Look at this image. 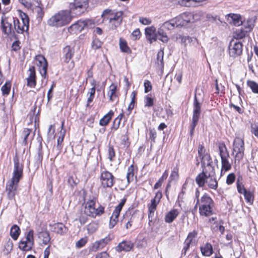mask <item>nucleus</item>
Here are the masks:
<instances>
[{
    "label": "nucleus",
    "mask_w": 258,
    "mask_h": 258,
    "mask_svg": "<svg viewBox=\"0 0 258 258\" xmlns=\"http://www.w3.org/2000/svg\"><path fill=\"white\" fill-rule=\"evenodd\" d=\"M13 161L14 167L13 177L8 183L6 187L7 195L10 199H14L15 196L18 184L20 178L22 177L23 170V164L20 163L17 155L14 157Z\"/></svg>",
    "instance_id": "f257e3e1"
},
{
    "label": "nucleus",
    "mask_w": 258,
    "mask_h": 258,
    "mask_svg": "<svg viewBox=\"0 0 258 258\" xmlns=\"http://www.w3.org/2000/svg\"><path fill=\"white\" fill-rule=\"evenodd\" d=\"M71 13L70 10H60L53 15L47 20V24L49 26L55 28L66 26L72 20Z\"/></svg>",
    "instance_id": "f03ea898"
},
{
    "label": "nucleus",
    "mask_w": 258,
    "mask_h": 258,
    "mask_svg": "<svg viewBox=\"0 0 258 258\" xmlns=\"http://www.w3.org/2000/svg\"><path fill=\"white\" fill-rule=\"evenodd\" d=\"M96 201L95 198H93L85 203L84 213L86 215L92 218H96L104 213V207L101 205L97 207Z\"/></svg>",
    "instance_id": "7ed1b4c3"
},
{
    "label": "nucleus",
    "mask_w": 258,
    "mask_h": 258,
    "mask_svg": "<svg viewBox=\"0 0 258 258\" xmlns=\"http://www.w3.org/2000/svg\"><path fill=\"white\" fill-rule=\"evenodd\" d=\"M201 17L202 13L201 12H197L195 14L186 12L181 14L175 18L177 22V25L180 27L185 26L189 23H194L200 20Z\"/></svg>",
    "instance_id": "20e7f679"
},
{
    "label": "nucleus",
    "mask_w": 258,
    "mask_h": 258,
    "mask_svg": "<svg viewBox=\"0 0 258 258\" xmlns=\"http://www.w3.org/2000/svg\"><path fill=\"white\" fill-rule=\"evenodd\" d=\"M123 13L122 11L114 12L110 10H105L102 14L103 20L106 19L109 23H112L115 27L120 25L122 20Z\"/></svg>",
    "instance_id": "39448f33"
},
{
    "label": "nucleus",
    "mask_w": 258,
    "mask_h": 258,
    "mask_svg": "<svg viewBox=\"0 0 258 258\" xmlns=\"http://www.w3.org/2000/svg\"><path fill=\"white\" fill-rule=\"evenodd\" d=\"M201 112V104L197 99L196 94L194 96V100L193 103V114L192 117L191 123L190 126V135L191 136L197 125Z\"/></svg>",
    "instance_id": "423d86ee"
},
{
    "label": "nucleus",
    "mask_w": 258,
    "mask_h": 258,
    "mask_svg": "<svg viewBox=\"0 0 258 258\" xmlns=\"http://www.w3.org/2000/svg\"><path fill=\"white\" fill-rule=\"evenodd\" d=\"M29 19L25 13L20 15V19L15 18L14 21V29L18 33L22 34L29 29Z\"/></svg>",
    "instance_id": "0eeeda50"
},
{
    "label": "nucleus",
    "mask_w": 258,
    "mask_h": 258,
    "mask_svg": "<svg viewBox=\"0 0 258 258\" xmlns=\"http://www.w3.org/2000/svg\"><path fill=\"white\" fill-rule=\"evenodd\" d=\"M88 7V0H74L70 4V10L77 16L84 13Z\"/></svg>",
    "instance_id": "6e6552de"
},
{
    "label": "nucleus",
    "mask_w": 258,
    "mask_h": 258,
    "mask_svg": "<svg viewBox=\"0 0 258 258\" xmlns=\"http://www.w3.org/2000/svg\"><path fill=\"white\" fill-rule=\"evenodd\" d=\"M34 231L30 230L26 234V237L19 242V248L22 251H29L34 245Z\"/></svg>",
    "instance_id": "1a4fd4ad"
},
{
    "label": "nucleus",
    "mask_w": 258,
    "mask_h": 258,
    "mask_svg": "<svg viewBox=\"0 0 258 258\" xmlns=\"http://www.w3.org/2000/svg\"><path fill=\"white\" fill-rule=\"evenodd\" d=\"M233 151L236 153L235 162L237 161L239 162L242 159L244 156V147L243 140L239 138L236 137L233 142Z\"/></svg>",
    "instance_id": "9d476101"
},
{
    "label": "nucleus",
    "mask_w": 258,
    "mask_h": 258,
    "mask_svg": "<svg viewBox=\"0 0 258 258\" xmlns=\"http://www.w3.org/2000/svg\"><path fill=\"white\" fill-rule=\"evenodd\" d=\"M102 186L105 187H111L115 183V178L112 174L106 170L103 171L100 176Z\"/></svg>",
    "instance_id": "9b49d317"
},
{
    "label": "nucleus",
    "mask_w": 258,
    "mask_h": 258,
    "mask_svg": "<svg viewBox=\"0 0 258 258\" xmlns=\"http://www.w3.org/2000/svg\"><path fill=\"white\" fill-rule=\"evenodd\" d=\"M35 62L39 67V72L42 77L45 78L46 76L47 69L46 59L43 56L38 55L35 57Z\"/></svg>",
    "instance_id": "f8f14e48"
},
{
    "label": "nucleus",
    "mask_w": 258,
    "mask_h": 258,
    "mask_svg": "<svg viewBox=\"0 0 258 258\" xmlns=\"http://www.w3.org/2000/svg\"><path fill=\"white\" fill-rule=\"evenodd\" d=\"M15 18L14 17H6L3 13L1 19V24L3 28V32L6 34L11 33L13 30L12 23Z\"/></svg>",
    "instance_id": "ddd939ff"
},
{
    "label": "nucleus",
    "mask_w": 258,
    "mask_h": 258,
    "mask_svg": "<svg viewBox=\"0 0 258 258\" xmlns=\"http://www.w3.org/2000/svg\"><path fill=\"white\" fill-rule=\"evenodd\" d=\"M88 20H78L68 28V31L71 33L81 32L88 25Z\"/></svg>",
    "instance_id": "4468645a"
},
{
    "label": "nucleus",
    "mask_w": 258,
    "mask_h": 258,
    "mask_svg": "<svg viewBox=\"0 0 258 258\" xmlns=\"http://www.w3.org/2000/svg\"><path fill=\"white\" fill-rule=\"evenodd\" d=\"M206 0H172L174 4L178 3L184 7H198L205 4Z\"/></svg>",
    "instance_id": "2eb2a0df"
},
{
    "label": "nucleus",
    "mask_w": 258,
    "mask_h": 258,
    "mask_svg": "<svg viewBox=\"0 0 258 258\" xmlns=\"http://www.w3.org/2000/svg\"><path fill=\"white\" fill-rule=\"evenodd\" d=\"M242 52V44L240 42H235L233 44L231 42L229 53L230 56L235 57L240 55Z\"/></svg>",
    "instance_id": "dca6fc26"
},
{
    "label": "nucleus",
    "mask_w": 258,
    "mask_h": 258,
    "mask_svg": "<svg viewBox=\"0 0 258 258\" xmlns=\"http://www.w3.org/2000/svg\"><path fill=\"white\" fill-rule=\"evenodd\" d=\"M145 35L147 40L150 44L157 40L156 29L153 26L145 29Z\"/></svg>",
    "instance_id": "f3484780"
},
{
    "label": "nucleus",
    "mask_w": 258,
    "mask_h": 258,
    "mask_svg": "<svg viewBox=\"0 0 258 258\" xmlns=\"http://www.w3.org/2000/svg\"><path fill=\"white\" fill-rule=\"evenodd\" d=\"M227 21L231 24L236 26L242 25L241 17L240 15L235 14H229L226 16Z\"/></svg>",
    "instance_id": "a211bd4d"
},
{
    "label": "nucleus",
    "mask_w": 258,
    "mask_h": 258,
    "mask_svg": "<svg viewBox=\"0 0 258 258\" xmlns=\"http://www.w3.org/2000/svg\"><path fill=\"white\" fill-rule=\"evenodd\" d=\"M28 9H30L34 13L36 14L38 17L42 18L43 16L41 4L40 2L37 0H33L31 7H28Z\"/></svg>",
    "instance_id": "6ab92c4d"
},
{
    "label": "nucleus",
    "mask_w": 258,
    "mask_h": 258,
    "mask_svg": "<svg viewBox=\"0 0 258 258\" xmlns=\"http://www.w3.org/2000/svg\"><path fill=\"white\" fill-rule=\"evenodd\" d=\"M51 230L58 234L63 235L67 233L68 228L62 223H57L50 225Z\"/></svg>",
    "instance_id": "aec40b11"
},
{
    "label": "nucleus",
    "mask_w": 258,
    "mask_h": 258,
    "mask_svg": "<svg viewBox=\"0 0 258 258\" xmlns=\"http://www.w3.org/2000/svg\"><path fill=\"white\" fill-rule=\"evenodd\" d=\"M29 76L27 78V85L31 88H34L36 84V74L34 67H31L29 69Z\"/></svg>",
    "instance_id": "412c9836"
},
{
    "label": "nucleus",
    "mask_w": 258,
    "mask_h": 258,
    "mask_svg": "<svg viewBox=\"0 0 258 258\" xmlns=\"http://www.w3.org/2000/svg\"><path fill=\"white\" fill-rule=\"evenodd\" d=\"M134 247V244L130 241H122L116 247V250L118 252L122 251H130Z\"/></svg>",
    "instance_id": "4be33fe9"
},
{
    "label": "nucleus",
    "mask_w": 258,
    "mask_h": 258,
    "mask_svg": "<svg viewBox=\"0 0 258 258\" xmlns=\"http://www.w3.org/2000/svg\"><path fill=\"white\" fill-rule=\"evenodd\" d=\"M117 84L112 83L109 87V90L107 93V95L109 97V100L111 101H114L117 97Z\"/></svg>",
    "instance_id": "5701e85b"
},
{
    "label": "nucleus",
    "mask_w": 258,
    "mask_h": 258,
    "mask_svg": "<svg viewBox=\"0 0 258 258\" xmlns=\"http://www.w3.org/2000/svg\"><path fill=\"white\" fill-rule=\"evenodd\" d=\"M199 207L213 206V200L207 195H204L199 201Z\"/></svg>",
    "instance_id": "b1692460"
},
{
    "label": "nucleus",
    "mask_w": 258,
    "mask_h": 258,
    "mask_svg": "<svg viewBox=\"0 0 258 258\" xmlns=\"http://www.w3.org/2000/svg\"><path fill=\"white\" fill-rule=\"evenodd\" d=\"M201 251L204 256H209L213 253V247L209 243H206L201 246Z\"/></svg>",
    "instance_id": "393cba45"
},
{
    "label": "nucleus",
    "mask_w": 258,
    "mask_h": 258,
    "mask_svg": "<svg viewBox=\"0 0 258 258\" xmlns=\"http://www.w3.org/2000/svg\"><path fill=\"white\" fill-rule=\"evenodd\" d=\"M161 26L164 29L169 30H172L175 27H179V25H177V22L175 18L164 22L161 25Z\"/></svg>",
    "instance_id": "a878e982"
},
{
    "label": "nucleus",
    "mask_w": 258,
    "mask_h": 258,
    "mask_svg": "<svg viewBox=\"0 0 258 258\" xmlns=\"http://www.w3.org/2000/svg\"><path fill=\"white\" fill-rule=\"evenodd\" d=\"M179 212L177 209H173L169 212L165 216V221L166 222L170 223L177 217Z\"/></svg>",
    "instance_id": "bb28decb"
},
{
    "label": "nucleus",
    "mask_w": 258,
    "mask_h": 258,
    "mask_svg": "<svg viewBox=\"0 0 258 258\" xmlns=\"http://www.w3.org/2000/svg\"><path fill=\"white\" fill-rule=\"evenodd\" d=\"M164 30L162 27L160 26L158 29L157 36V39H159L163 43H166L168 41L169 39Z\"/></svg>",
    "instance_id": "cd10ccee"
},
{
    "label": "nucleus",
    "mask_w": 258,
    "mask_h": 258,
    "mask_svg": "<svg viewBox=\"0 0 258 258\" xmlns=\"http://www.w3.org/2000/svg\"><path fill=\"white\" fill-rule=\"evenodd\" d=\"M202 172L206 175V176L209 177L215 176V172L214 167L211 164L202 166Z\"/></svg>",
    "instance_id": "c85d7f7f"
},
{
    "label": "nucleus",
    "mask_w": 258,
    "mask_h": 258,
    "mask_svg": "<svg viewBox=\"0 0 258 258\" xmlns=\"http://www.w3.org/2000/svg\"><path fill=\"white\" fill-rule=\"evenodd\" d=\"M113 115L114 112L112 110H110L108 113L100 119L99 124L102 126L106 125L109 122Z\"/></svg>",
    "instance_id": "c756f323"
},
{
    "label": "nucleus",
    "mask_w": 258,
    "mask_h": 258,
    "mask_svg": "<svg viewBox=\"0 0 258 258\" xmlns=\"http://www.w3.org/2000/svg\"><path fill=\"white\" fill-rule=\"evenodd\" d=\"M119 45L121 52L126 53L127 54L132 53V50L127 45V42L124 39L122 38L119 39Z\"/></svg>",
    "instance_id": "7c9ffc66"
},
{
    "label": "nucleus",
    "mask_w": 258,
    "mask_h": 258,
    "mask_svg": "<svg viewBox=\"0 0 258 258\" xmlns=\"http://www.w3.org/2000/svg\"><path fill=\"white\" fill-rule=\"evenodd\" d=\"M218 148L221 159L229 158V154L227 148L224 143H219Z\"/></svg>",
    "instance_id": "2f4dec72"
},
{
    "label": "nucleus",
    "mask_w": 258,
    "mask_h": 258,
    "mask_svg": "<svg viewBox=\"0 0 258 258\" xmlns=\"http://www.w3.org/2000/svg\"><path fill=\"white\" fill-rule=\"evenodd\" d=\"M207 179H208V177L202 172L198 175L195 180L199 187H203Z\"/></svg>",
    "instance_id": "473e14b6"
},
{
    "label": "nucleus",
    "mask_w": 258,
    "mask_h": 258,
    "mask_svg": "<svg viewBox=\"0 0 258 258\" xmlns=\"http://www.w3.org/2000/svg\"><path fill=\"white\" fill-rule=\"evenodd\" d=\"M63 54L65 57L64 61L69 62L73 56L74 51L70 46H67L63 49Z\"/></svg>",
    "instance_id": "72a5a7b5"
},
{
    "label": "nucleus",
    "mask_w": 258,
    "mask_h": 258,
    "mask_svg": "<svg viewBox=\"0 0 258 258\" xmlns=\"http://www.w3.org/2000/svg\"><path fill=\"white\" fill-rule=\"evenodd\" d=\"M20 234V229L17 225H14L11 228L10 235L14 240H17Z\"/></svg>",
    "instance_id": "f704fd0d"
},
{
    "label": "nucleus",
    "mask_w": 258,
    "mask_h": 258,
    "mask_svg": "<svg viewBox=\"0 0 258 258\" xmlns=\"http://www.w3.org/2000/svg\"><path fill=\"white\" fill-rule=\"evenodd\" d=\"M203 207H199V212L201 215L210 216L212 214L213 206L205 207V206H204Z\"/></svg>",
    "instance_id": "c9c22d12"
},
{
    "label": "nucleus",
    "mask_w": 258,
    "mask_h": 258,
    "mask_svg": "<svg viewBox=\"0 0 258 258\" xmlns=\"http://www.w3.org/2000/svg\"><path fill=\"white\" fill-rule=\"evenodd\" d=\"M125 202H126V199H123L121 200L120 203L116 207H115V208L112 213V215L114 216L115 218V217L118 218L120 213V212L122 210V208L123 206H124Z\"/></svg>",
    "instance_id": "e433bc0d"
},
{
    "label": "nucleus",
    "mask_w": 258,
    "mask_h": 258,
    "mask_svg": "<svg viewBox=\"0 0 258 258\" xmlns=\"http://www.w3.org/2000/svg\"><path fill=\"white\" fill-rule=\"evenodd\" d=\"M247 33V31L242 28L237 29L234 32L233 37L236 39H241L244 38Z\"/></svg>",
    "instance_id": "4c0bfd02"
},
{
    "label": "nucleus",
    "mask_w": 258,
    "mask_h": 258,
    "mask_svg": "<svg viewBox=\"0 0 258 258\" xmlns=\"http://www.w3.org/2000/svg\"><path fill=\"white\" fill-rule=\"evenodd\" d=\"M178 168L177 167H175L173 168L170 175L169 182L167 185V188H169L170 186V183L171 181L177 180V179L178 178Z\"/></svg>",
    "instance_id": "58836bf2"
},
{
    "label": "nucleus",
    "mask_w": 258,
    "mask_h": 258,
    "mask_svg": "<svg viewBox=\"0 0 258 258\" xmlns=\"http://www.w3.org/2000/svg\"><path fill=\"white\" fill-rule=\"evenodd\" d=\"M206 183L211 189H216L218 187V182L215 176L208 177V179L206 180Z\"/></svg>",
    "instance_id": "ea45409f"
},
{
    "label": "nucleus",
    "mask_w": 258,
    "mask_h": 258,
    "mask_svg": "<svg viewBox=\"0 0 258 258\" xmlns=\"http://www.w3.org/2000/svg\"><path fill=\"white\" fill-rule=\"evenodd\" d=\"M246 84L249 87L251 91L254 94H258V84L254 81L251 80H247Z\"/></svg>",
    "instance_id": "a19ab883"
},
{
    "label": "nucleus",
    "mask_w": 258,
    "mask_h": 258,
    "mask_svg": "<svg viewBox=\"0 0 258 258\" xmlns=\"http://www.w3.org/2000/svg\"><path fill=\"white\" fill-rule=\"evenodd\" d=\"M202 166L211 164L212 162L210 155L209 154H205L200 158Z\"/></svg>",
    "instance_id": "79ce46f5"
},
{
    "label": "nucleus",
    "mask_w": 258,
    "mask_h": 258,
    "mask_svg": "<svg viewBox=\"0 0 258 258\" xmlns=\"http://www.w3.org/2000/svg\"><path fill=\"white\" fill-rule=\"evenodd\" d=\"M123 116V113L122 112L120 113L118 115V116L114 119L112 124V128L113 130H117L119 128L121 120Z\"/></svg>",
    "instance_id": "37998d69"
},
{
    "label": "nucleus",
    "mask_w": 258,
    "mask_h": 258,
    "mask_svg": "<svg viewBox=\"0 0 258 258\" xmlns=\"http://www.w3.org/2000/svg\"><path fill=\"white\" fill-rule=\"evenodd\" d=\"M147 239L146 237L139 238L137 241V247L139 249L145 248L147 246Z\"/></svg>",
    "instance_id": "c03bdc74"
},
{
    "label": "nucleus",
    "mask_w": 258,
    "mask_h": 258,
    "mask_svg": "<svg viewBox=\"0 0 258 258\" xmlns=\"http://www.w3.org/2000/svg\"><path fill=\"white\" fill-rule=\"evenodd\" d=\"M13 243L12 241L10 239H9L4 245L3 251L5 254H8L11 252V251L13 249Z\"/></svg>",
    "instance_id": "a18cd8bd"
},
{
    "label": "nucleus",
    "mask_w": 258,
    "mask_h": 258,
    "mask_svg": "<svg viewBox=\"0 0 258 258\" xmlns=\"http://www.w3.org/2000/svg\"><path fill=\"white\" fill-rule=\"evenodd\" d=\"M229 158H225L221 159L222 163V171L224 170L227 171L231 168V165L228 161Z\"/></svg>",
    "instance_id": "49530a36"
},
{
    "label": "nucleus",
    "mask_w": 258,
    "mask_h": 258,
    "mask_svg": "<svg viewBox=\"0 0 258 258\" xmlns=\"http://www.w3.org/2000/svg\"><path fill=\"white\" fill-rule=\"evenodd\" d=\"M157 205V203L154 202L152 201H151V204L148 207L149 218H152L153 217Z\"/></svg>",
    "instance_id": "de8ad7c7"
},
{
    "label": "nucleus",
    "mask_w": 258,
    "mask_h": 258,
    "mask_svg": "<svg viewBox=\"0 0 258 258\" xmlns=\"http://www.w3.org/2000/svg\"><path fill=\"white\" fill-rule=\"evenodd\" d=\"M242 178L238 177L237 182H236V186L237 191L239 194H243L247 190L244 188V185L241 182Z\"/></svg>",
    "instance_id": "09e8293b"
},
{
    "label": "nucleus",
    "mask_w": 258,
    "mask_h": 258,
    "mask_svg": "<svg viewBox=\"0 0 258 258\" xmlns=\"http://www.w3.org/2000/svg\"><path fill=\"white\" fill-rule=\"evenodd\" d=\"M134 167L133 165L130 166L128 168L127 172L126 174V178L128 182H130L134 179Z\"/></svg>",
    "instance_id": "8fccbe9b"
},
{
    "label": "nucleus",
    "mask_w": 258,
    "mask_h": 258,
    "mask_svg": "<svg viewBox=\"0 0 258 258\" xmlns=\"http://www.w3.org/2000/svg\"><path fill=\"white\" fill-rule=\"evenodd\" d=\"M245 200L248 203L252 204L254 200V195L253 194L249 191L246 190L243 194Z\"/></svg>",
    "instance_id": "3c124183"
},
{
    "label": "nucleus",
    "mask_w": 258,
    "mask_h": 258,
    "mask_svg": "<svg viewBox=\"0 0 258 258\" xmlns=\"http://www.w3.org/2000/svg\"><path fill=\"white\" fill-rule=\"evenodd\" d=\"M32 131L30 129L26 128H24L22 133V138L23 139V143L25 144H27L28 137L30 136Z\"/></svg>",
    "instance_id": "603ef678"
},
{
    "label": "nucleus",
    "mask_w": 258,
    "mask_h": 258,
    "mask_svg": "<svg viewBox=\"0 0 258 258\" xmlns=\"http://www.w3.org/2000/svg\"><path fill=\"white\" fill-rule=\"evenodd\" d=\"M11 83L9 81H7L5 85L2 86L1 88V90L2 91L3 94L5 95H7L9 94L10 88H11Z\"/></svg>",
    "instance_id": "864d4df0"
},
{
    "label": "nucleus",
    "mask_w": 258,
    "mask_h": 258,
    "mask_svg": "<svg viewBox=\"0 0 258 258\" xmlns=\"http://www.w3.org/2000/svg\"><path fill=\"white\" fill-rule=\"evenodd\" d=\"M242 24L245 28V30L247 31V32L250 31L254 27L253 22L250 19L248 20L246 23H242Z\"/></svg>",
    "instance_id": "5fc2aeb1"
},
{
    "label": "nucleus",
    "mask_w": 258,
    "mask_h": 258,
    "mask_svg": "<svg viewBox=\"0 0 258 258\" xmlns=\"http://www.w3.org/2000/svg\"><path fill=\"white\" fill-rule=\"evenodd\" d=\"M95 90L96 89L94 88L90 89L88 93V95H89V97L87 99V106H89V104L92 102L95 96Z\"/></svg>",
    "instance_id": "6e6d98bb"
},
{
    "label": "nucleus",
    "mask_w": 258,
    "mask_h": 258,
    "mask_svg": "<svg viewBox=\"0 0 258 258\" xmlns=\"http://www.w3.org/2000/svg\"><path fill=\"white\" fill-rule=\"evenodd\" d=\"M144 103L145 107H152L154 105V99L149 95L145 97Z\"/></svg>",
    "instance_id": "4d7b16f0"
},
{
    "label": "nucleus",
    "mask_w": 258,
    "mask_h": 258,
    "mask_svg": "<svg viewBox=\"0 0 258 258\" xmlns=\"http://www.w3.org/2000/svg\"><path fill=\"white\" fill-rule=\"evenodd\" d=\"M102 44V42L99 39L95 38L92 43V48L94 50H96L101 48Z\"/></svg>",
    "instance_id": "13d9d810"
},
{
    "label": "nucleus",
    "mask_w": 258,
    "mask_h": 258,
    "mask_svg": "<svg viewBox=\"0 0 258 258\" xmlns=\"http://www.w3.org/2000/svg\"><path fill=\"white\" fill-rule=\"evenodd\" d=\"M97 228H98L97 224L93 222V223H90L87 226V230L89 233H93L96 231Z\"/></svg>",
    "instance_id": "bf43d9fd"
},
{
    "label": "nucleus",
    "mask_w": 258,
    "mask_h": 258,
    "mask_svg": "<svg viewBox=\"0 0 258 258\" xmlns=\"http://www.w3.org/2000/svg\"><path fill=\"white\" fill-rule=\"evenodd\" d=\"M251 132L258 138V122H254L251 124Z\"/></svg>",
    "instance_id": "052dcab7"
},
{
    "label": "nucleus",
    "mask_w": 258,
    "mask_h": 258,
    "mask_svg": "<svg viewBox=\"0 0 258 258\" xmlns=\"http://www.w3.org/2000/svg\"><path fill=\"white\" fill-rule=\"evenodd\" d=\"M197 235V232L195 230L189 233L185 240L187 243H191L193 239Z\"/></svg>",
    "instance_id": "680f3d73"
},
{
    "label": "nucleus",
    "mask_w": 258,
    "mask_h": 258,
    "mask_svg": "<svg viewBox=\"0 0 258 258\" xmlns=\"http://www.w3.org/2000/svg\"><path fill=\"white\" fill-rule=\"evenodd\" d=\"M41 237L42 238V242L43 244H47L49 242L50 237L48 233H42L41 234Z\"/></svg>",
    "instance_id": "e2e57ef3"
},
{
    "label": "nucleus",
    "mask_w": 258,
    "mask_h": 258,
    "mask_svg": "<svg viewBox=\"0 0 258 258\" xmlns=\"http://www.w3.org/2000/svg\"><path fill=\"white\" fill-rule=\"evenodd\" d=\"M108 159L110 161H113V158L115 157V153L114 149L112 147H109L108 149Z\"/></svg>",
    "instance_id": "0e129e2a"
},
{
    "label": "nucleus",
    "mask_w": 258,
    "mask_h": 258,
    "mask_svg": "<svg viewBox=\"0 0 258 258\" xmlns=\"http://www.w3.org/2000/svg\"><path fill=\"white\" fill-rule=\"evenodd\" d=\"M139 21L140 23L144 25H148L152 23L151 19L145 17H140Z\"/></svg>",
    "instance_id": "69168bd1"
},
{
    "label": "nucleus",
    "mask_w": 258,
    "mask_h": 258,
    "mask_svg": "<svg viewBox=\"0 0 258 258\" xmlns=\"http://www.w3.org/2000/svg\"><path fill=\"white\" fill-rule=\"evenodd\" d=\"M145 92L148 93L152 90V86L151 83L149 80H145L144 82Z\"/></svg>",
    "instance_id": "338daca9"
},
{
    "label": "nucleus",
    "mask_w": 258,
    "mask_h": 258,
    "mask_svg": "<svg viewBox=\"0 0 258 258\" xmlns=\"http://www.w3.org/2000/svg\"><path fill=\"white\" fill-rule=\"evenodd\" d=\"M87 242V239L86 238H82L76 242V246L78 248H81L84 246Z\"/></svg>",
    "instance_id": "774afa93"
}]
</instances>
